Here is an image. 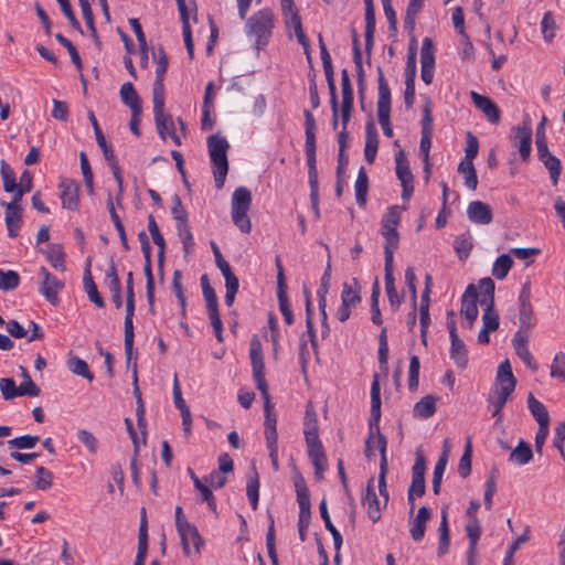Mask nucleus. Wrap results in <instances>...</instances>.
Wrapping results in <instances>:
<instances>
[{
	"instance_id": "nucleus-35",
	"label": "nucleus",
	"mask_w": 565,
	"mask_h": 565,
	"mask_svg": "<svg viewBox=\"0 0 565 565\" xmlns=\"http://www.w3.org/2000/svg\"><path fill=\"white\" fill-rule=\"evenodd\" d=\"M46 258L56 270L64 273L65 266V253L61 244H50L46 248Z\"/></svg>"
},
{
	"instance_id": "nucleus-31",
	"label": "nucleus",
	"mask_w": 565,
	"mask_h": 565,
	"mask_svg": "<svg viewBox=\"0 0 565 565\" xmlns=\"http://www.w3.org/2000/svg\"><path fill=\"white\" fill-rule=\"evenodd\" d=\"M380 381L379 375L375 374L371 386V417L369 426L376 425L381 418V397H380Z\"/></svg>"
},
{
	"instance_id": "nucleus-30",
	"label": "nucleus",
	"mask_w": 565,
	"mask_h": 565,
	"mask_svg": "<svg viewBox=\"0 0 565 565\" xmlns=\"http://www.w3.org/2000/svg\"><path fill=\"white\" fill-rule=\"evenodd\" d=\"M450 337V358L454 360L456 365L460 369H466L468 363V352L463 341L459 338V334Z\"/></svg>"
},
{
	"instance_id": "nucleus-46",
	"label": "nucleus",
	"mask_w": 565,
	"mask_h": 565,
	"mask_svg": "<svg viewBox=\"0 0 565 565\" xmlns=\"http://www.w3.org/2000/svg\"><path fill=\"white\" fill-rule=\"evenodd\" d=\"M183 275L180 270H174L172 276V289L181 306V313L183 317L186 315V297L182 284Z\"/></svg>"
},
{
	"instance_id": "nucleus-64",
	"label": "nucleus",
	"mask_w": 565,
	"mask_h": 565,
	"mask_svg": "<svg viewBox=\"0 0 565 565\" xmlns=\"http://www.w3.org/2000/svg\"><path fill=\"white\" fill-rule=\"evenodd\" d=\"M0 391L6 401L13 399L19 396V388L13 379L6 377L0 380Z\"/></svg>"
},
{
	"instance_id": "nucleus-39",
	"label": "nucleus",
	"mask_w": 565,
	"mask_h": 565,
	"mask_svg": "<svg viewBox=\"0 0 565 565\" xmlns=\"http://www.w3.org/2000/svg\"><path fill=\"white\" fill-rule=\"evenodd\" d=\"M527 405L539 426L541 424L550 425V416L545 405L537 401L532 393H530L527 396Z\"/></svg>"
},
{
	"instance_id": "nucleus-55",
	"label": "nucleus",
	"mask_w": 565,
	"mask_h": 565,
	"mask_svg": "<svg viewBox=\"0 0 565 565\" xmlns=\"http://www.w3.org/2000/svg\"><path fill=\"white\" fill-rule=\"evenodd\" d=\"M479 288L482 290L483 296L479 300L481 306L494 305V289L495 285L491 278H482L479 281Z\"/></svg>"
},
{
	"instance_id": "nucleus-18",
	"label": "nucleus",
	"mask_w": 565,
	"mask_h": 565,
	"mask_svg": "<svg viewBox=\"0 0 565 565\" xmlns=\"http://www.w3.org/2000/svg\"><path fill=\"white\" fill-rule=\"evenodd\" d=\"M426 461L422 454L417 452L416 460L412 469V483L408 491L417 497H423L426 491L425 484Z\"/></svg>"
},
{
	"instance_id": "nucleus-1",
	"label": "nucleus",
	"mask_w": 565,
	"mask_h": 565,
	"mask_svg": "<svg viewBox=\"0 0 565 565\" xmlns=\"http://www.w3.org/2000/svg\"><path fill=\"white\" fill-rule=\"evenodd\" d=\"M497 388L494 396L489 398V407L492 416L500 419L501 411L507 404L510 395L513 393L516 386V379L513 375L511 363L509 360H504L498 367L497 372Z\"/></svg>"
},
{
	"instance_id": "nucleus-48",
	"label": "nucleus",
	"mask_w": 565,
	"mask_h": 565,
	"mask_svg": "<svg viewBox=\"0 0 565 565\" xmlns=\"http://www.w3.org/2000/svg\"><path fill=\"white\" fill-rule=\"evenodd\" d=\"M447 466V450L443 451L438 461L435 465L434 475H433V492L434 494H439L441 480L444 472Z\"/></svg>"
},
{
	"instance_id": "nucleus-52",
	"label": "nucleus",
	"mask_w": 565,
	"mask_h": 565,
	"mask_svg": "<svg viewBox=\"0 0 565 565\" xmlns=\"http://www.w3.org/2000/svg\"><path fill=\"white\" fill-rule=\"evenodd\" d=\"M147 284H146V294L147 301L149 303V309L151 312L154 311V280L151 269V260L145 262L143 266Z\"/></svg>"
},
{
	"instance_id": "nucleus-34",
	"label": "nucleus",
	"mask_w": 565,
	"mask_h": 565,
	"mask_svg": "<svg viewBox=\"0 0 565 565\" xmlns=\"http://www.w3.org/2000/svg\"><path fill=\"white\" fill-rule=\"evenodd\" d=\"M326 79L328 83L329 94H330V106L332 110V128L335 130L339 125V105H338V95L337 87L334 83V71L326 72Z\"/></svg>"
},
{
	"instance_id": "nucleus-29",
	"label": "nucleus",
	"mask_w": 565,
	"mask_h": 565,
	"mask_svg": "<svg viewBox=\"0 0 565 565\" xmlns=\"http://www.w3.org/2000/svg\"><path fill=\"white\" fill-rule=\"evenodd\" d=\"M431 518L430 510L423 505L418 509L417 515L413 521V525L409 530L411 536L414 541H420L425 535L426 523Z\"/></svg>"
},
{
	"instance_id": "nucleus-7",
	"label": "nucleus",
	"mask_w": 565,
	"mask_h": 565,
	"mask_svg": "<svg viewBox=\"0 0 565 565\" xmlns=\"http://www.w3.org/2000/svg\"><path fill=\"white\" fill-rule=\"evenodd\" d=\"M248 32L256 36L258 46H264L268 43L274 28V13L270 9L266 8L254 13L246 22Z\"/></svg>"
},
{
	"instance_id": "nucleus-42",
	"label": "nucleus",
	"mask_w": 565,
	"mask_h": 565,
	"mask_svg": "<svg viewBox=\"0 0 565 565\" xmlns=\"http://www.w3.org/2000/svg\"><path fill=\"white\" fill-rule=\"evenodd\" d=\"M4 221L9 237H17L22 224V210H7Z\"/></svg>"
},
{
	"instance_id": "nucleus-53",
	"label": "nucleus",
	"mask_w": 565,
	"mask_h": 565,
	"mask_svg": "<svg viewBox=\"0 0 565 565\" xmlns=\"http://www.w3.org/2000/svg\"><path fill=\"white\" fill-rule=\"evenodd\" d=\"M465 530L467 536L469 537L470 554H476L477 543L481 534V529L478 519L473 516V519L466 524Z\"/></svg>"
},
{
	"instance_id": "nucleus-49",
	"label": "nucleus",
	"mask_w": 565,
	"mask_h": 565,
	"mask_svg": "<svg viewBox=\"0 0 565 565\" xmlns=\"http://www.w3.org/2000/svg\"><path fill=\"white\" fill-rule=\"evenodd\" d=\"M120 97L125 105H127L130 109L134 107H141L140 98L137 92L134 88V85L128 82L125 83L120 88Z\"/></svg>"
},
{
	"instance_id": "nucleus-19",
	"label": "nucleus",
	"mask_w": 565,
	"mask_h": 565,
	"mask_svg": "<svg viewBox=\"0 0 565 565\" xmlns=\"http://www.w3.org/2000/svg\"><path fill=\"white\" fill-rule=\"evenodd\" d=\"M470 96L475 106L484 114L490 122H500L501 111L492 99L473 90L470 93Z\"/></svg>"
},
{
	"instance_id": "nucleus-47",
	"label": "nucleus",
	"mask_w": 565,
	"mask_h": 565,
	"mask_svg": "<svg viewBox=\"0 0 565 565\" xmlns=\"http://www.w3.org/2000/svg\"><path fill=\"white\" fill-rule=\"evenodd\" d=\"M177 232L182 242L184 255L188 257L194 246V239L189 223H177Z\"/></svg>"
},
{
	"instance_id": "nucleus-38",
	"label": "nucleus",
	"mask_w": 565,
	"mask_h": 565,
	"mask_svg": "<svg viewBox=\"0 0 565 565\" xmlns=\"http://www.w3.org/2000/svg\"><path fill=\"white\" fill-rule=\"evenodd\" d=\"M438 532H439V544H438V548H437V554L440 557L448 552L449 543H450L449 527H448V515H447L446 508H444L441 510V521H440V525L438 527Z\"/></svg>"
},
{
	"instance_id": "nucleus-51",
	"label": "nucleus",
	"mask_w": 565,
	"mask_h": 565,
	"mask_svg": "<svg viewBox=\"0 0 565 565\" xmlns=\"http://www.w3.org/2000/svg\"><path fill=\"white\" fill-rule=\"evenodd\" d=\"M471 457H472V444L470 437L467 438L463 454L460 458L458 472L462 478H466L471 472Z\"/></svg>"
},
{
	"instance_id": "nucleus-26",
	"label": "nucleus",
	"mask_w": 565,
	"mask_h": 565,
	"mask_svg": "<svg viewBox=\"0 0 565 565\" xmlns=\"http://www.w3.org/2000/svg\"><path fill=\"white\" fill-rule=\"evenodd\" d=\"M363 504L367 508L369 518L373 522H377L381 519V507L374 490L373 479L367 481Z\"/></svg>"
},
{
	"instance_id": "nucleus-59",
	"label": "nucleus",
	"mask_w": 565,
	"mask_h": 565,
	"mask_svg": "<svg viewBox=\"0 0 565 565\" xmlns=\"http://www.w3.org/2000/svg\"><path fill=\"white\" fill-rule=\"evenodd\" d=\"M20 284V276L17 271L8 270L2 271L0 269V289L12 290L15 289Z\"/></svg>"
},
{
	"instance_id": "nucleus-17",
	"label": "nucleus",
	"mask_w": 565,
	"mask_h": 565,
	"mask_svg": "<svg viewBox=\"0 0 565 565\" xmlns=\"http://www.w3.org/2000/svg\"><path fill=\"white\" fill-rule=\"evenodd\" d=\"M262 393V397L264 399V411H265V438L266 440L278 439L277 435V418L274 413V404L270 401V396L268 393V387L258 388Z\"/></svg>"
},
{
	"instance_id": "nucleus-27",
	"label": "nucleus",
	"mask_w": 565,
	"mask_h": 565,
	"mask_svg": "<svg viewBox=\"0 0 565 565\" xmlns=\"http://www.w3.org/2000/svg\"><path fill=\"white\" fill-rule=\"evenodd\" d=\"M365 4V51L371 52L375 33V10L373 0H364Z\"/></svg>"
},
{
	"instance_id": "nucleus-32",
	"label": "nucleus",
	"mask_w": 565,
	"mask_h": 565,
	"mask_svg": "<svg viewBox=\"0 0 565 565\" xmlns=\"http://www.w3.org/2000/svg\"><path fill=\"white\" fill-rule=\"evenodd\" d=\"M308 456L310 458L311 463L315 467V476L317 479H322L323 472L327 468V457L323 450L322 445L309 447Z\"/></svg>"
},
{
	"instance_id": "nucleus-21",
	"label": "nucleus",
	"mask_w": 565,
	"mask_h": 565,
	"mask_svg": "<svg viewBox=\"0 0 565 565\" xmlns=\"http://www.w3.org/2000/svg\"><path fill=\"white\" fill-rule=\"evenodd\" d=\"M153 55H154V58L157 60V66H156V78H154L153 87H152V95L153 94H164L163 78H164V74L168 68L169 60L164 52V49L161 45L158 47L157 53H154Z\"/></svg>"
},
{
	"instance_id": "nucleus-43",
	"label": "nucleus",
	"mask_w": 565,
	"mask_h": 565,
	"mask_svg": "<svg viewBox=\"0 0 565 565\" xmlns=\"http://www.w3.org/2000/svg\"><path fill=\"white\" fill-rule=\"evenodd\" d=\"M67 366L72 373L79 375L89 382L94 380V374L89 371L88 364L84 360L75 355H70Z\"/></svg>"
},
{
	"instance_id": "nucleus-5",
	"label": "nucleus",
	"mask_w": 565,
	"mask_h": 565,
	"mask_svg": "<svg viewBox=\"0 0 565 565\" xmlns=\"http://www.w3.org/2000/svg\"><path fill=\"white\" fill-rule=\"evenodd\" d=\"M134 312H135V294H134V276L132 273L129 271L127 274L126 281V317H125V355H126V364L130 365L132 359V350H134Z\"/></svg>"
},
{
	"instance_id": "nucleus-24",
	"label": "nucleus",
	"mask_w": 565,
	"mask_h": 565,
	"mask_svg": "<svg viewBox=\"0 0 565 565\" xmlns=\"http://www.w3.org/2000/svg\"><path fill=\"white\" fill-rule=\"evenodd\" d=\"M106 280L108 284L109 291L111 294V300L117 309L122 306L121 287L120 280L117 274V268L114 259H110L109 268L106 273Z\"/></svg>"
},
{
	"instance_id": "nucleus-40",
	"label": "nucleus",
	"mask_w": 565,
	"mask_h": 565,
	"mask_svg": "<svg viewBox=\"0 0 565 565\" xmlns=\"http://www.w3.org/2000/svg\"><path fill=\"white\" fill-rule=\"evenodd\" d=\"M533 458V451L531 446L523 439L519 440L518 446L511 451L510 460L516 465H526Z\"/></svg>"
},
{
	"instance_id": "nucleus-41",
	"label": "nucleus",
	"mask_w": 565,
	"mask_h": 565,
	"mask_svg": "<svg viewBox=\"0 0 565 565\" xmlns=\"http://www.w3.org/2000/svg\"><path fill=\"white\" fill-rule=\"evenodd\" d=\"M88 119L93 126L96 141H97L98 146L100 147L105 159L110 160L113 158L114 151H113L111 147L107 143L105 136H104L103 131L100 130L97 119L93 111H88Z\"/></svg>"
},
{
	"instance_id": "nucleus-9",
	"label": "nucleus",
	"mask_w": 565,
	"mask_h": 565,
	"mask_svg": "<svg viewBox=\"0 0 565 565\" xmlns=\"http://www.w3.org/2000/svg\"><path fill=\"white\" fill-rule=\"evenodd\" d=\"M152 102L158 134L166 140L167 135L174 130V125L171 115L164 111V94H153Z\"/></svg>"
},
{
	"instance_id": "nucleus-60",
	"label": "nucleus",
	"mask_w": 565,
	"mask_h": 565,
	"mask_svg": "<svg viewBox=\"0 0 565 565\" xmlns=\"http://www.w3.org/2000/svg\"><path fill=\"white\" fill-rule=\"evenodd\" d=\"M305 437L307 448L315 447L316 445H322L318 436V424L317 419H311L309 423H305Z\"/></svg>"
},
{
	"instance_id": "nucleus-6",
	"label": "nucleus",
	"mask_w": 565,
	"mask_h": 565,
	"mask_svg": "<svg viewBox=\"0 0 565 565\" xmlns=\"http://www.w3.org/2000/svg\"><path fill=\"white\" fill-rule=\"evenodd\" d=\"M377 85H379V98H377V117L379 122L383 129V134L391 138L393 137V129L391 126V90L388 84L384 77L381 67L377 68Z\"/></svg>"
},
{
	"instance_id": "nucleus-15",
	"label": "nucleus",
	"mask_w": 565,
	"mask_h": 565,
	"mask_svg": "<svg viewBox=\"0 0 565 565\" xmlns=\"http://www.w3.org/2000/svg\"><path fill=\"white\" fill-rule=\"evenodd\" d=\"M478 292L475 285L470 284L461 297L460 312L468 320V328H472L473 322L478 318L479 311L477 307Z\"/></svg>"
},
{
	"instance_id": "nucleus-12",
	"label": "nucleus",
	"mask_w": 565,
	"mask_h": 565,
	"mask_svg": "<svg viewBox=\"0 0 565 565\" xmlns=\"http://www.w3.org/2000/svg\"><path fill=\"white\" fill-rule=\"evenodd\" d=\"M306 126V154L309 173L318 172L316 167V121L310 110H305Z\"/></svg>"
},
{
	"instance_id": "nucleus-10",
	"label": "nucleus",
	"mask_w": 565,
	"mask_h": 565,
	"mask_svg": "<svg viewBox=\"0 0 565 565\" xmlns=\"http://www.w3.org/2000/svg\"><path fill=\"white\" fill-rule=\"evenodd\" d=\"M396 175L401 181L403 191L402 199L408 201L414 192V175L409 169L404 150L398 151L395 158Z\"/></svg>"
},
{
	"instance_id": "nucleus-3",
	"label": "nucleus",
	"mask_w": 565,
	"mask_h": 565,
	"mask_svg": "<svg viewBox=\"0 0 565 565\" xmlns=\"http://www.w3.org/2000/svg\"><path fill=\"white\" fill-rule=\"evenodd\" d=\"M406 206L392 205L387 213L382 218L381 234L383 235L384 242V257L385 260H394V252L398 248L399 234L397 226L401 221L402 210Z\"/></svg>"
},
{
	"instance_id": "nucleus-28",
	"label": "nucleus",
	"mask_w": 565,
	"mask_h": 565,
	"mask_svg": "<svg viewBox=\"0 0 565 565\" xmlns=\"http://www.w3.org/2000/svg\"><path fill=\"white\" fill-rule=\"evenodd\" d=\"M515 139L519 140V152L521 158L526 161L531 154L532 143V128L529 124L524 122L515 129Z\"/></svg>"
},
{
	"instance_id": "nucleus-54",
	"label": "nucleus",
	"mask_w": 565,
	"mask_h": 565,
	"mask_svg": "<svg viewBox=\"0 0 565 565\" xmlns=\"http://www.w3.org/2000/svg\"><path fill=\"white\" fill-rule=\"evenodd\" d=\"M486 309L482 315V328L489 330L491 332L498 330L499 328V315L494 310V305L484 306Z\"/></svg>"
},
{
	"instance_id": "nucleus-45",
	"label": "nucleus",
	"mask_w": 565,
	"mask_h": 565,
	"mask_svg": "<svg viewBox=\"0 0 565 565\" xmlns=\"http://www.w3.org/2000/svg\"><path fill=\"white\" fill-rule=\"evenodd\" d=\"M458 172L465 178V185L470 190H476L478 185V177L473 162L461 161L458 166Z\"/></svg>"
},
{
	"instance_id": "nucleus-16",
	"label": "nucleus",
	"mask_w": 565,
	"mask_h": 565,
	"mask_svg": "<svg viewBox=\"0 0 565 565\" xmlns=\"http://www.w3.org/2000/svg\"><path fill=\"white\" fill-rule=\"evenodd\" d=\"M62 206L70 211H77L79 205V185L77 182L63 179L60 183Z\"/></svg>"
},
{
	"instance_id": "nucleus-14",
	"label": "nucleus",
	"mask_w": 565,
	"mask_h": 565,
	"mask_svg": "<svg viewBox=\"0 0 565 565\" xmlns=\"http://www.w3.org/2000/svg\"><path fill=\"white\" fill-rule=\"evenodd\" d=\"M250 361L253 376L256 382L257 388L268 387V384L265 380V365L263 361L262 344L256 337H254L250 341Z\"/></svg>"
},
{
	"instance_id": "nucleus-22",
	"label": "nucleus",
	"mask_w": 565,
	"mask_h": 565,
	"mask_svg": "<svg viewBox=\"0 0 565 565\" xmlns=\"http://www.w3.org/2000/svg\"><path fill=\"white\" fill-rule=\"evenodd\" d=\"M467 214L471 222L477 224H489L492 222L491 207L481 201H472L467 207Z\"/></svg>"
},
{
	"instance_id": "nucleus-8",
	"label": "nucleus",
	"mask_w": 565,
	"mask_h": 565,
	"mask_svg": "<svg viewBox=\"0 0 565 565\" xmlns=\"http://www.w3.org/2000/svg\"><path fill=\"white\" fill-rule=\"evenodd\" d=\"M201 287L205 307L209 315L211 326L218 342L223 341V323L218 311V301L213 287L210 284L207 275H202Z\"/></svg>"
},
{
	"instance_id": "nucleus-50",
	"label": "nucleus",
	"mask_w": 565,
	"mask_h": 565,
	"mask_svg": "<svg viewBox=\"0 0 565 565\" xmlns=\"http://www.w3.org/2000/svg\"><path fill=\"white\" fill-rule=\"evenodd\" d=\"M420 64L422 67L435 68L434 42L430 38H425L423 40Z\"/></svg>"
},
{
	"instance_id": "nucleus-37",
	"label": "nucleus",
	"mask_w": 565,
	"mask_h": 565,
	"mask_svg": "<svg viewBox=\"0 0 565 565\" xmlns=\"http://www.w3.org/2000/svg\"><path fill=\"white\" fill-rule=\"evenodd\" d=\"M370 427V433H369V436L365 440V457L369 461L373 460L374 457H375V449H377L380 451V445H379V440L380 438H386L380 430V426H379V423H376V425H373L372 426H369Z\"/></svg>"
},
{
	"instance_id": "nucleus-11",
	"label": "nucleus",
	"mask_w": 565,
	"mask_h": 565,
	"mask_svg": "<svg viewBox=\"0 0 565 565\" xmlns=\"http://www.w3.org/2000/svg\"><path fill=\"white\" fill-rule=\"evenodd\" d=\"M181 540L182 550L185 556L199 555L204 544L196 526L194 524L186 525L177 530Z\"/></svg>"
},
{
	"instance_id": "nucleus-2",
	"label": "nucleus",
	"mask_w": 565,
	"mask_h": 565,
	"mask_svg": "<svg viewBox=\"0 0 565 565\" xmlns=\"http://www.w3.org/2000/svg\"><path fill=\"white\" fill-rule=\"evenodd\" d=\"M209 153L212 161L215 186L222 189L228 172V141L224 137L212 135L207 138Z\"/></svg>"
},
{
	"instance_id": "nucleus-61",
	"label": "nucleus",
	"mask_w": 565,
	"mask_h": 565,
	"mask_svg": "<svg viewBox=\"0 0 565 565\" xmlns=\"http://www.w3.org/2000/svg\"><path fill=\"white\" fill-rule=\"evenodd\" d=\"M277 298L279 301V309L285 319V322L287 324H291L294 322V316L287 297V289L277 290Z\"/></svg>"
},
{
	"instance_id": "nucleus-44",
	"label": "nucleus",
	"mask_w": 565,
	"mask_h": 565,
	"mask_svg": "<svg viewBox=\"0 0 565 565\" xmlns=\"http://www.w3.org/2000/svg\"><path fill=\"white\" fill-rule=\"evenodd\" d=\"M513 266V259L509 254L500 255L492 267V275L497 279H504Z\"/></svg>"
},
{
	"instance_id": "nucleus-25",
	"label": "nucleus",
	"mask_w": 565,
	"mask_h": 565,
	"mask_svg": "<svg viewBox=\"0 0 565 565\" xmlns=\"http://www.w3.org/2000/svg\"><path fill=\"white\" fill-rule=\"evenodd\" d=\"M379 148V135L374 122L371 120L365 127L364 157L369 163H373Z\"/></svg>"
},
{
	"instance_id": "nucleus-56",
	"label": "nucleus",
	"mask_w": 565,
	"mask_h": 565,
	"mask_svg": "<svg viewBox=\"0 0 565 565\" xmlns=\"http://www.w3.org/2000/svg\"><path fill=\"white\" fill-rule=\"evenodd\" d=\"M258 490H259L258 473L254 469L253 476L248 478L247 488H246L247 497H248V499L250 501V505L254 510L257 509V504H258Z\"/></svg>"
},
{
	"instance_id": "nucleus-58",
	"label": "nucleus",
	"mask_w": 565,
	"mask_h": 565,
	"mask_svg": "<svg viewBox=\"0 0 565 565\" xmlns=\"http://www.w3.org/2000/svg\"><path fill=\"white\" fill-rule=\"evenodd\" d=\"M39 440H40L39 436L23 435V436L10 439L8 441V446L10 448H15V449H31L39 443Z\"/></svg>"
},
{
	"instance_id": "nucleus-4",
	"label": "nucleus",
	"mask_w": 565,
	"mask_h": 565,
	"mask_svg": "<svg viewBox=\"0 0 565 565\" xmlns=\"http://www.w3.org/2000/svg\"><path fill=\"white\" fill-rule=\"evenodd\" d=\"M252 205V193L245 186L237 188L232 195L231 215L232 221L244 234H248L252 230V222L247 212Z\"/></svg>"
},
{
	"instance_id": "nucleus-36",
	"label": "nucleus",
	"mask_w": 565,
	"mask_h": 565,
	"mask_svg": "<svg viewBox=\"0 0 565 565\" xmlns=\"http://www.w3.org/2000/svg\"><path fill=\"white\" fill-rule=\"evenodd\" d=\"M354 189L356 203L360 206H364L366 204L369 191V177L364 167L359 169Z\"/></svg>"
},
{
	"instance_id": "nucleus-20",
	"label": "nucleus",
	"mask_w": 565,
	"mask_h": 565,
	"mask_svg": "<svg viewBox=\"0 0 565 565\" xmlns=\"http://www.w3.org/2000/svg\"><path fill=\"white\" fill-rule=\"evenodd\" d=\"M393 271V260H384V280L387 298L392 307L398 308L404 300V295L397 294Z\"/></svg>"
},
{
	"instance_id": "nucleus-23",
	"label": "nucleus",
	"mask_w": 565,
	"mask_h": 565,
	"mask_svg": "<svg viewBox=\"0 0 565 565\" xmlns=\"http://www.w3.org/2000/svg\"><path fill=\"white\" fill-rule=\"evenodd\" d=\"M379 445H380V455H381L380 473H379V492L383 497L384 504L386 505V503L388 501V491H387V487H386V475L388 471V462H387V457H386V446H387L386 438L381 437L379 440Z\"/></svg>"
},
{
	"instance_id": "nucleus-33",
	"label": "nucleus",
	"mask_w": 565,
	"mask_h": 565,
	"mask_svg": "<svg viewBox=\"0 0 565 565\" xmlns=\"http://www.w3.org/2000/svg\"><path fill=\"white\" fill-rule=\"evenodd\" d=\"M437 397L434 395H426L418 401L414 406V415L418 418L427 419L431 417L437 409Z\"/></svg>"
},
{
	"instance_id": "nucleus-63",
	"label": "nucleus",
	"mask_w": 565,
	"mask_h": 565,
	"mask_svg": "<svg viewBox=\"0 0 565 565\" xmlns=\"http://www.w3.org/2000/svg\"><path fill=\"white\" fill-rule=\"evenodd\" d=\"M1 175L3 179V189L6 192L15 191L18 184L12 169L7 164L4 160L1 161Z\"/></svg>"
},
{
	"instance_id": "nucleus-13",
	"label": "nucleus",
	"mask_w": 565,
	"mask_h": 565,
	"mask_svg": "<svg viewBox=\"0 0 565 565\" xmlns=\"http://www.w3.org/2000/svg\"><path fill=\"white\" fill-rule=\"evenodd\" d=\"M40 275L42 277L39 288L40 294L52 305H57V296L64 287L63 281L52 275L45 267H41Z\"/></svg>"
},
{
	"instance_id": "nucleus-62",
	"label": "nucleus",
	"mask_w": 565,
	"mask_h": 565,
	"mask_svg": "<svg viewBox=\"0 0 565 565\" xmlns=\"http://www.w3.org/2000/svg\"><path fill=\"white\" fill-rule=\"evenodd\" d=\"M360 301L361 297L359 295V288L353 289L348 282H344L341 292V303L355 307Z\"/></svg>"
},
{
	"instance_id": "nucleus-57",
	"label": "nucleus",
	"mask_w": 565,
	"mask_h": 565,
	"mask_svg": "<svg viewBox=\"0 0 565 565\" xmlns=\"http://www.w3.org/2000/svg\"><path fill=\"white\" fill-rule=\"evenodd\" d=\"M34 487L38 490H47L53 484V475L44 467H36Z\"/></svg>"
}]
</instances>
